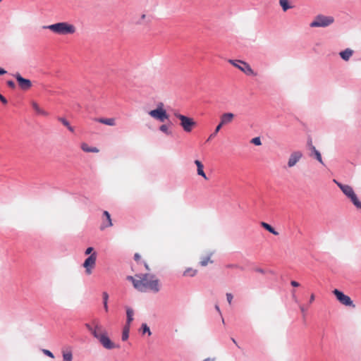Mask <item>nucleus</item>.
Here are the masks:
<instances>
[{
	"label": "nucleus",
	"instance_id": "2f4dec72",
	"mask_svg": "<svg viewBox=\"0 0 361 361\" xmlns=\"http://www.w3.org/2000/svg\"><path fill=\"white\" fill-rule=\"evenodd\" d=\"M63 358L64 361H72L73 354L71 351L63 352Z\"/></svg>",
	"mask_w": 361,
	"mask_h": 361
},
{
	"label": "nucleus",
	"instance_id": "b1692460",
	"mask_svg": "<svg viewBox=\"0 0 361 361\" xmlns=\"http://www.w3.org/2000/svg\"><path fill=\"white\" fill-rule=\"evenodd\" d=\"M81 149L85 152H94L97 153L99 152V149L94 147H90L86 143H82L81 145Z\"/></svg>",
	"mask_w": 361,
	"mask_h": 361
},
{
	"label": "nucleus",
	"instance_id": "dca6fc26",
	"mask_svg": "<svg viewBox=\"0 0 361 361\" xmlns=\"http://www.w3.org/2000/svg\"><path fill=\"white\" fill-rule=\"evenodd\" d=\"M310 150L311 153L310 155L311 157H314L319 163L324 165L321 153L315 148L314 145H311Z\"/></svg>",
	"mask_w": 361,
	"mask_h": 361
},
{
	"label": "nucleus",
	"instance_id": "4d7b16f0",
	"mask_svg": "<svg viewBox=\"0 0 361 361\" xmlns=\"http://www.w3.org/2000/svg\"><path fill=\"white\" fill-rule=\"evenodd\" d=\"M145 268H146L147 270H149V267H148V265H147V263H145Z\"/></svg>",
	"mask_w": 361,
	"mask_h": 361
},
{
	"label": "nucleus",
	"instance_id": "4468645a",
	"mask_svg": "<svg viewBox=\"0 0 361 361\" xmlns=\"http://www.w3.org/2000/svg\"><path fill=\"white\" fill-rule=\"evenodd\" d=\"M93 324L94 327L91 334L95 338L98 339L99 336L103 334L104 331H106L104 329L103 326L98 322L94 321Z\"/></svg>",
	"mask_w": 361,
	"mask_h": 361
},
{
	"label": "nucleus",
	"instance_id": "f704fd0d",
	"mask_svg": "<svg viewBox=\"0 0 361 361\" xmlns=\"http://www.w3.org/2000/svg\"><path fill=\"white\" fill-rule=\"evenodd\" d=\"M250 142L257 146H259L262 145L261 139L259 137H256L252 138L250 140Z\"/></svg>",
	"mask_w": 361,
	"mask_h": 361
},
{
	"label": "nucleus",
	"instance_id": "e433bc0d",
	"mask_svg": "<svg viewBox=\"0 0 361 361\" xmlns=\"http://www.w3.org/2000/svg\"><path fill=\"white\" fill-rule=\"evenodd\" d=\"M226 296V300H227L228 304L231 305L233 299V295L231 293H227Z\"/></svg>",
	"mask_w": 361,
	"mask_h": 361
},
{
	"label": "nucleus",
	"instance_id": "72a5a7b5",
	"mask_svg": "<svg viewBox=\"0 0 361 361\" xmlns=\"http://www.w3.org/2000/svg\"><path fill=\"white\" fill-rule=\"evenodd\" d=\"M209 261H210V256H207V257H202L200 263L201 266L205 267L208 264V262Z\"/></svg>",
	"mask_w": 361,
	"mask_h": 361
},
{
	"label": "nucleus",
	"instance_id": "09e8293b",
	"mask_svg": "<svg viewBox=\"0 0 361 361\" xmlns=\"http://www.w3.org/2000/svg\"><path fill=\"white\" fill-rule=\"evenodd\" d=\"M255 271L261 274H264V270L261 268H257Z\"/></svg>",
	"mask_w": 361,
	"mask_h": 361
},
{
	"label": "nucleus",
	"instance_id": "13d9d810",
	"mask_svg": "<svg viewBox=\"0 0 361 361\" xmlns=\"http://www.w3.org/2000/svg\"><path fill=\"white\" fill-rule=\"evenodd\" d=\"M2 0H0V2Z\"/></svg>",
	"mask_w": 361,
	"mask_h": 361
},
{
	"label": "nucleus",
	"instance_id": "1a4fd4ad",
	"mask_svg": "<svg viewBox=\"0 0 361 361\" xmlns=\"http://www.w3.org/2000/svg\"><path fill=\"white\" fill-rule=\"evenodd\" d=\"M16 79L18 86L23 90H27L32 87V82L29 79L24 78L19 73L13 75Z\"/></svg>",
	"mask_w": 361,
	"mask_h": 361
},
{
	"label": "nucleus",
	"instance_id": "49530a36",
	"mask_svg": "<svg viewBox=\"0 0 361 361\" xmlns=\"http://www.w3.org/2000/svg\"><path fill=\"white\" fill-rule=\"evenodd\" d=\"M140 255L138 253H135L134 255V259L138 261L140 259Z\"/></svg>",
	"mask_w": 361,
	"mask_h": 361
},
{
	"label": "nucleus",
	"instance_id": "423d86ee",
	"mask_svg": "<svg viewBox=\"0 0 361 361\" xmlns=\"http://www.w3.org/2000/svg\"><path fill=\"white\" fill-rule=\"evenodd\" d=\"M228 62L247 75H255L251 66L246 62L232 59H230Z\"/></svg>",
	"mask_w": 361,
	"mask_h": 361
},
{
	"label": "nucleus",
	"instance_id": "a878e982",
	"mask_svg": "<svg viewBox=\"0 0 361 361\" xmlns=\"http://www.w3.org/2000/svg\"><path fill=\"white\" fill-rule=\"evenodd\" d=\"M58 121L65 126L71 132H74V128L70 125V123L67 119L63 117H58Z\"/></svg>",
	"mask_w": 361,
	"mask_h": 361
},
{
	"label": "nucleus",
	"instance_id": "5701e85b",
	"mask_svg": "<svg viewBox=\"0 0 361 361\" xmlns=\"http://www.w3.org/2000/svg\"><path fill=\"white\" fill-rule=\"evenodd\" d=\"M290 0H279V4L282 8V10L286 12L288 9L292 8L293 6L290 4Z\"/></svg>",
	"mask_w": 361,
	"mask_h": 361
},
{
	"label": "nucleus",
	"instance_id": "39448f33",
	"mask_svg": "<svg viewBox=\"0 0 361 361\" xmlns=\"http://www.w3.org/2000/svg\"><path fill=\"white\" fill-rule=\"evenodd\" d=\"M334 21V19L331 16L318 15L310 23V26L312 27H325L332 24Z\"/></svg>",
	"mask_w": 361,
	"mask_h": 361
},
{
	"label": "nucleus",
	"instance_id": "58836bf2",
	"mask_svg": "<svg viewBox=\"0 0 361 361\" xmlns=\"http://www.w3.org/2000/svg\"><path fill=\"white\" fill-rule=\"evenodd\" d=\"M226 267L229 268V269L240 268L242 270L243 269V267H240L238 264H229L226 265Z\"/></svg>",
	"mask_w": 361,
	"mask_h": 361
},
{
	"label": "nucleus",
	"instance_id": "a19ab883",
	"mask_svg": "<svg viewBox=\"0 0 361 361\" xmlns=\"http://www.w3.org/2000/svg\"><path fill=\"white\" fill-rule=\"evenodd\" d=\"M0 101L4 104H6L8 103V100L4 97L2 94H0Z\"/></svg>",
	"mask_w": 361,
	"mask_h": 361
},
{
	"label": "nucleus",
	"instance_id": "c85d7f7f",
	"mask_svg": "<svg viewBox=\"0 0 361 361\" xmlns=\"http://www.w3.org/2000/svg\"><path fill=\"white\" fill-rule=\"evenodd\" d=\"M159 130L167 135H171L172 132L169 130V126L166 124H163L159 126Z\"/></svg>",
	"mask_w": 361,
	"mask_h": 361
},
{
	"label": "nucleus",
	"instance_id": "5fc2aeb1",
	"mask_svg": "<svg viewBox=\"0 0 361 361\" xmlns=\"http://www.w3.org/2000/svg\"><path fill=\"white\" fill-rule=\"evenodd\" d=\"M231 341H233V343H235L239 348V346L238 345V343H237L236 341L235 340V338H231Z\"/></svg>",
	"mask_w": 361,
	"mask_h": 361
},
{
	"label": "nucleus",
	"instance_id": "9b49d317",
	"mask_svg": "<svg viewBox=\"0 0 361 361\" xmlns=\"http://www.w3.org/2000/svg\"><path fill=\"white\" fill-rule=\"evenodd\" d=\"M100 343L104 348L108 350H111L116 348H118V345H115L108 337L107 332L104 331L103 334L98 338Z\"/></svg>",
	"mask_w": 361,
	"mask_h": 361
},
{
	"label": "nucleus",
	"instance_id": "bb28decb",
	"mask_svg": "<svg viewBox=\"0 0 361 361\" xmlns=\"http://www.w3.org/2000/svg\"><path fill=\"white\" fill-rule=\"evenodd\" d=\"M102 300H103L104 309L106 312H108V311H109V306H108L109 294L107 293V292L104 291L102 293Z\"/></svg>",
	"mask_w": 361,
	"mask_h": 361
},
{
	"label": "nucleus",
	"instance_id": "4be33fe9",
	"mask_svg": "<svg viewBox=\"0 0 361 361\" xmlns=\"http://www.w3.org/2000/svg\"><path fill=\"white\" fill-rule=\"evenodd\" d=\"M97 121L100 123H103V124L110 126H114L116 125L115 119L114 118H97Z\"/></svg>",
	"mask_w": 361,
	"mask_h": 361
},
{
	"label": "nucleus",
	"instance_id": "ddd939ff",
	"mask_svg": "<svg viewBox=\"0 0 361 361\" xmlns=\"http://www.w3.org/2000/svg\"><path fill=\"white\" fill-rule=\"evenodd\" d=\"M234 116L235 115L233 113H224L220 117V123L219 125H221V128H222L223 126L231 123Z\"/></svg>",
	"mask_w": 361,
	"mask_h": 361
},
{
	"label": "nucleus",
	"instance_id": "9d476101",
	"mask_svg": "<svg viewBox=\"0 0 361 361\" xmlns=\"http://www.w3.org/2000/svg\"><path fill=\"white\" fill-rule=\"evenodd\" d=\"M303 154L300 150L293 151L289 156L287 166L292 168L295 166L298 162L302 159Z\"/></svg>",
	"mask_w": 361,
	"mask_h": 361
},
{
	"label": "nucleus",
	"instance_id": "6ab92c4d",
	"mask_svg": "<svg viewBox=\"0 0 361 361\" xmlns=\"http://www.w3.org/2000/svg\"><path fill=\"white\" fill-rule=\"evenodd\" d=\"M31 104H32L33 109L35 111V112L37 114L44 116H48V114H49L48 112L43 110L42 109H41L37 102H32Z\"/></svg>",
	"mask_w": 361,
	"mask_h": 361
},
{
	"label": "nucleus",
	"instance_id": "0eeeda50",
	"mask_svg": "<svg viewBox=\"0 0 361 361\" xmlns=\"http://www.w3.org/2000/svg\"><path fill=\"white\" fill-rule=\"evenodd\" d=\"M333 293L336 297L337 300L342 305L355 307V305L353 304V302L351 300V298L349 296L345 295L343 292L340 291L338 289H334L333 290Z\"/></svg>",
	"mask_w": 361,
	"mask_h": 361
},
{
	"label": "nucleus",
	"instance_id": "864d4df0",
	"mask_svg": "<svg viewBox=\"0 0 361 361\" xmlns=\"http://www.w3.org/2000/svg\"><path fill=\"white\" fill-rule=\"evenodd\" d=\"M215 309L219 312V314H221V310H220V308H219V305H215Z\"/></svg>",
	"mask_w": 361,
	"mask_h": 361
},
{
	"label": "nucleus",
	"instance_id": "6e6d98bb",
	"mask_svg": "<svg viewBox=\"0 0 361 361\" xmlns=\"http://www.w3.org/2000/svg\"><path fill=\"white\" fill-rule=\"evenodd\" d=\"M308 145H309V147H311V145H312V140H310L308 141Z\"/></svg>",
	"mask_w": 361,
	"mask_h": 361
},
{
	"label": "nucleus",
	"instance_id": "f8f14e48",
	"mask_svg": "<svg viewBox=\"0 0 361 361\" xmlns=\"http://www.w3.org/2000/svg\"><path fill=\"white\" fill-rule=\"evenodd\" d=\"M334 181L348 198L355 192L353 188L350 185L342 184L336 180H334Z\"/></svg>",
	"mask_w": 361,
	"mask_h": 361
},
{
	"label": "nucleus",
	"instance_id": "79ce46f5",
	"mask_svg": "<svg viewBox=\"0 0 361 361\" xmlns=\"http://www.w3.org/2000/svg\"><path fill=\"white\" fill-rule=\"evenodd\" d=\"M92 250H93V247H87V248L86 249V250H85V255H90V254H91V252H92Z\"/></svg>",
	"mask_w": 361,
	"mask_h": 361
},
{
	"label": "nucleus",
	"instance_id": "ea45409f",
	"mask_svg": "<svg viewBox=\"0 0 361 361\" xmlns=\"http://www.w3.org/2000/svg\"><path fill=\"white\" fill-rule=\"evenodd\" d=\"M145 18H146V15H145V14H142V15L141 16V17H140V19L138 21H137V22H136V23H137V24H138V25H141V24H142V23H142V20H143L144 19H145Z\"/></svg>",
	"mask_w": 361,
	"mask_h": 361
},
{
	"label": "nucleus",
	"instance_id": "6e6552de",
	"mask_svg": "<svg viewBox=\"0 0 361 361\" xmlns=\"http://www.w3.org/2000/svg\"><path fill=\"white\" fill-rule=\"evenodd\" d=\"M97 260V253L91 254L84 262L83 267L85 269V273L88 275L92 274V269L95 267Z\"/></svg>",
	"mask_w": 361,
	"mask_h": 361
},
{
	"label": "nucleus",
	"instance_id": "603ef678",
	"mask_svg": "<svg viewBox=\"0 0 361 361\" xmlns=\"http://www.w3.org/2000/svg\"><path fill=\"white\" fill-rule=\"evenodd\" d=\"M202 361H215V359L214 358L208 357V358L204 359Z\"/></svg>",
	"mask_w": 361,
	"mask_h": 361
},
{
	"label": "nucleus",
	"instance_id": "3c124183",
	"mask_svg": "<svg viewBox=\"0 0 361 361\" xmlns=\"http://www.w3.org/2000/svg\"><path fill=\"white\" fill-rule=\"evenodd\" d=\"M5 73H6V71L0 67V75H4Z\"/></svg>",
	"mask_w": 361,
	"mask_h": 361
},
{
	"label": "nucleus",
	"instance_id": "f03ea898",
	"mask_svg": "<svg viewBox=\"0 0 361 361\" xmlns=\"http://www.w3.org/2000/svg\"><path fill=\"white\" fill-rule=\"evenodd\" d=\"M43 28L50 30L53 32L61 35H71L75 33L76 30L73 25L66 22H60L49 25H45Z\"/></svg>",
	"mask_w": 361,
	"mask_h": 361
},
{
	"label": "nucleus",
	"instance_id": "7ed1b4c3",
	"mask_svg": "<svg viewBox=\"0 0 361 361\" xmlns=\"http://www.w3.org/2000/svg\"><path fill=\"white\" fill-rule=\"evenodd\" d=\"M148 114L151 117L160 122H164L169 118L166 111L164 109V104L162 102H159L157 105V108L151 110Z\"/></svg>",
	"mask_w": 361,
	"mask_h": 361
},
{
	"label": "nucleus",
	"instance_id": "473e14b6",
	"mask_svg": "<svg viewBox=\"0 0 361 361\" xmlns=\"http://www.w3.org/2000/svg\"><path fill=\"white\" fill-rule=\"evenodd\" d=\"M221 125H217V126L216 127L214 131L209 135V137H208L207 139V142L209 141L210 140H212V138H214L216 134L219 132V130H221Z\"/></svg>",
	"mask_w": 361,
	"mask_h": 361
},
{
	"label": "nucleus",
	"instance_id": "393cba45",
	"mask_svg": "<svg viewBox=\"0 0 361 361\" xmlns=\"http://www.w3.org/2000/svg\"><path fill=\"white\" fill-rule=\"evenodd\" d=\"M261 226L264 228L266 229L267 231H268L269 232H270L271 233L275 235H279V232H277L270 224L266 223V222H261Z\"/></svg>",
	"mask_w": 361,
	"mask_h": 361
},
{
	"label": "nucleus",
	"instance_id": "a211bd4d",
	"mask_svg": "<svg viewBox=\"0 0 361 361\" xmlns=\"http://www.w3.org/2000/svg\"><path fill=\"white\" fill-rule=\"evenodd\" d=\"M133 315H134L133 310L130 307H126L127 319H126V323L125 325L130 326V324L133 320Z\"/></svg>",
	"mask_w": 361,
	"mask_h": 361
},
{
	"label": "nucleus",
	"instance_id": "aec40b11",
	"mask_svg": "<svg viewBox=\"0 0 361 361\" xmlns=\"http://www.w3.org/2000/svg\"><path fill=\"white\" fill-rule=\"evenodd\" d=\"M195 164H196V166L197 167V174L199 176H201L202 177H203L204 179H207V177L203 171L204 166L202 164V162L199 160H195Z\"/></svg>",
	"mask_w": 361,
	"mask_h": 361
},
{
	"label": "nucleus",
	"instance_id": "de8ad7c7",
	"mask_svg": "<svg viewBox=\"0 0 361 361\" xmlns=\"http://www.w3.org/2000/svg\"><path fill=\"white\" fill-rule=\"evenodd\" d=\"M300 309L302 313H305L307 311V308L305 307L304 305H300Z\"/></svg>",
	"mask_w": 361,
	"mask_h": 361
},
{
	"label": "nucleus",
	"instance_id": "c9c22d12",
	"mask_svg": "<svg viewBox=\"0 0 361 361\" xmlns=\"http://www.w3.org/2000/svg\"><path fill=\"white\" fill-rule=\"evenodd\" d=\"M42 353H43L45 355H47V356H48V357H51V358H54V354H53L50 350H49L43 349V350H42Z\"/></svg>",
	"mask_w": 361,
	"mask_h": 361
},
{
	"label": "nucleus",
	"instance_id": "a18cd8bd",
	"mask_svg": "<svg viewBox=\"0 0 361 361\" xmlns=\"http://www.w3.org/2000/svg\"><path fill=\"white\" fill-rule=\"evenodd\" d=\"M292 296H293V299L294 300V301L296 302V303H298V300L295 295V290H293L292 292Z\"/></svg>",
	"mask_w": 361,
	"mask_h": 361
},
{
	"label": "nucleus",
	"instance_id": "c756f323",
	"mask_svg": "<svg viewBox=\"0 0 361 361\" xmlns=\"http://www.w3.org/2000/svg\"><path fill=\"white\" fill-rule=\"evenodd\" d=\"M197 274V270L193 269L192 268H188L183 272V276H194Z\"/></svg>",
	"mask_w": 361,
	"mask_h": 361
},
{
	"label": "nucleus",
	"instance_id": "4c0bfd02",
	"mask_svg": "<svg viewBox=\"0 0 361 361\" xmlns=\"http://www.w3.org/2000/svg\"><path fill=\"white\" fill-rule=\"evenodd\" d=\"M6 84L9 87L12 89H14L16 87V84L13 80H8Z\"/></svg>",
	"mask_w": 361,
	"mask_h": 361
},
{
	"label": "nucleus",
	"instance_id": "2eb2a0df",
	"mask_svg": "<svg viewBox=\"0 0 361 361\" xmlns=\"http://www.w3.org/2000/svg\"><path fill=\"white\" fill-rule=\"evenodd\" d=\"M112 221L111 219V215L107 211H104L103 212V222L100 226L101 230H104L107 227L112 226Z\"/></svg>",
	"mask_w": 361,
	"mask_h": 361
},
{
	"label": "nucleus",
	"instance_id": "f3484780",
	"mask_svg": "<svg viewBox=\"0 0 361 361\" xmlns=\"http://www.w3.org/2000/svg\"><path fill=\"white\" fill-rule=\"evenodd\" d=\"M353 50H352L350 48H347L339 53L341 58L345 61H348L350 59V58L353 56Z\"/></svg>",
	"mask_w": 361,
	"mask_h": 361
},
{
	"label": "nucleus",
	"instance_id": "cd10ccee",
	"mask_svg": "<svg viewBox=\"0 0 361 361\" xmlns=\"http://www.w3.org/2000/svg\"><path fill=\"white\" fill-rule=\"evenodd\" d=\"M130 328V326H128V325H125L123 326V332H122V337H121L122 341H125L128 340V338L129 337Z\"/></svg>",
	"mask_w": 361,
	"mask_h": 361
},
{
	"label": "nucleus",
	"instance_id": "7c9ffc66",
	"mask_svg": "<svg viewBox=\"0 0 361 361\" xmlns=\"http://www.w3.org/2000/svg\"><path fill=\"white\" fill-rule=\"evenodd\" d=\"M140 330L142 334H147L148 336L152 335V332L149 329V327L145 323L142 324Z\"/></svg>",
	"mask_w": 361,
	"mask_h": 361
},
{
	"label": "nucleus",
	"instance_id": "f257e3e1",
	"mask_svg": "<svg viewBox=\"0 0 361 361\" xmlns=\"http://www.w3.org/2000/svg\"><path fill=\"white\" fill-rule=\"evenodd\" d=\"M135 279L133 276H128L127 279L132 281L133 286L140 291H145L147 288L152 290L154 293L159 291V280L155 278V276L149 274L136 275Z\"/></svg>",
	"mask_w": 361,
	"mask_h": 361
},
{
	"label": "nucleus",
	"instance_id": "412c9836",
	"mask_svg": "<svg viewBox=\"0 0 361 361\" xmlns=\"http://www.w3.org/2000/svg\"><path fill=\"white\" fill-rule=\"evenodd\" d=\"M348 198L357 209H361V201L359 200L357 195L355 192Z\"/></svg>",
	"mask_w": 361,
	"mask_h": 361
},
{
	"label": "nucleus",
	"instance_id": "8fccbe9b",
	"mask_svg": "<svg viewBox=\"0 0 361 361\" xmlns=\"http://www.w3.org/2000/svg\"><path fill=\"white\" fill-rule=\"evenodd\" d=\"M314 300V294H312L310 298V300H309V302L310 303H312L313 301Z\"/></svg>",
	"mask_w": 361,
	"mask_h": 361
},
{
	"label": "nucleus",
	"instance_id": "37998d69",
	"mask_svg": "<svg viewBox=\"0 0 361 361\" xmlns=\"http://www.w3.org/2000/svg\"><path fill=\"white\" fill-rule=\"evenodd\" d=\"M85 327L87 329V330L92 333V331L93 330V326H91L90 324L87 323L85 324Z\"/></svg>",
	"mask_w": 361,
	"mask_h": 361
},
{
	"label": "nucleus",
	"instance_id": "20e7f679",
	"mask_svg": "<svg viewBox=\"0 0 361 361\" xmlns=\"http://www.w3.org/2000/svg\"><path fill=\"white\" fill-rule=\"evenodd\" d=\"M174 116L180 120V125L186 133L191 132L192 128L196 126L195 121L192 118L177 112L174 113Z\"/></svg>",
	"mask_w": 361,
	"mask_h": 361
},
{
	"label": "nucleus",
	"instance_id": "c03bdc74",
	"mask_svg": "<svg viewBox=\"0 0 361 361\" xmlns=\"http://www.w3.org/2000/svg\"><path fill=\"white\" fill-rule=\"evenodd\" d=\"M290 284L293 287H298L300 286V283L295 281H291Z\"/></svg>",
	"mask_w": 361,
	"mask_h": 361
}]
</instances>
